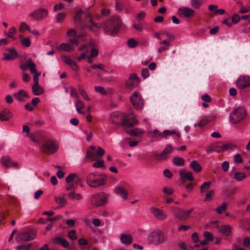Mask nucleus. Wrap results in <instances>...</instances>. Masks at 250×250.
I'll return each instance as SVG.
<instances>
[{
	"label": "nucleus",
	"mask_w": 250,
	"mask_h": 250,
	"mask_svg": "<svg viewBox=\"0 0 250 250\" xmlns=\"http://www.w3.org/2000/svg\"><path fill=\"white\" fill-rule=\"evenodd\" d=\"M122 22L118 16L109 17L104 24V31L106 34L115 36L120 31Z\"/></svg>",
	"instance_id": "obj_1"
},
{
	"label": "nucleus",
	"mask_w": 250,
	"mask_h": 250,
	"mask_svg": "<svg viewBox=\"0 0 250 250\" xmlns=\"http://www.w3.org/2000/svg\"><path fill=\"white\" fill-rule=\"evenodd\" d=\"M107 177L105 174L98 175L93 172L88 174L86 178L87 184L91 188H96L105 184Z\"/></svg>",
	"instance_id": "obj_2"
},
{
	"label": "nucleus",
	"mask_w": 250,
	"mask_h": 250,
	"mask_svg": "<svg viewBox=\"0 0 250 250\" xmlns=\"http://www.w3.org/2000/svg\"><path fill=\"white\" fill-rule=\"evenodd\" d=\"M247 115V111L244 107H238L233 110L229 115V120L233 124H238L244 120Z\"/></svg>",
	"instance_id": "obj_3"
},
{
	"label": "nucleus",
	"mask_w": 250,
	"mask_h": 250,
	"mask_svg": "<svg viewBox=\"0 0 250 250\" xmlns=\"http://www.w3.org/2000/svg\"><path fill=\"white\" fill-rule=\"evenodd\" d=\"M148 240L154 245H159L165 242L166 237L163 232L160 230H155L147 236Z\"/></svg>",
	"instance_id": "obj_4"
},
{
	"label": "nucleus",
	"mask_w": 250,
	"mask_h": 250,
	"mask_svg": "<svg viewBox=\"0 0 250 250\" xmlns=\"http://www.w3.org/2000/svg\"><path fill=\"white\" fill-rule=\"evenodd\" d=\"M90 203L96 207L105 205L107 202V196L103 192H100L92 195Z\"/></svg>",
	"instance_id": "obj_5"
},
{
	"label": "nucleus",
	"mask_w": 250,
	"mask_h": 250,
	"mask_svg": "<svg viewBox=\"0 0 250 250\" xmlns=\"http://www.w3.org/2000/svg\"><path fill=\"white\" fill-rule=\"evenodd\" d=\"M40 149L43 152L52 154L58 150V144L55 140H48L41 145Z\"/></svg>",
	"instance_id": "obj_6"
},
{
	"label": "nucleus",
	"mask_w": 250,
	"mask_h": 250,
	"mask_svg": "<svg viewBox=\"0 0 250 250\" xmlns=\"http://www.w3.org/2000/svg\"><path fill=\"white\" fill-rule=\"evenodd\" d=\"M48 11L45 8H38L29 14V17L33 20L39 21L45 19L48 16Z\"/></svg>",
	"instance_id": "obj_7"
},
{
	"label": "nucleus",
	"mask_w": 250,
	"mask_h": 250,
	"mask_svg": "<svg viewBox=\"0 0 250 250\" xmlns=\"http://www.w3.org/2000/svg\"><path fill=\"white\" fill-rule=\"evenodd\" d=\"M36 237V232L34 230H30L17 234L16 239L18 242L23 241H31Z\"/></svg>",
	"instance_id": "obj_8"
},
{
	"label": "nucleus",
	"mask_w": 250,
	"mask_h": 250,
	"mask_svg": "<svg viewBox=\"0 0 250 250\" xmlns=\"http://www.w3.org/2000/svg\"><path fill=\"white\" fill-rule=\"evenodd\" d=\"M133 106L137 109H141L144 106V100L140 95L134 92L130 98Z\"/></svg>",
	"instance_id": "obj_9"
},
{
	"label": "nucleus",
	"mask_w": 250,
	"mask_h": 250,
	"mask_svg": "<svg viewBox=\"0 0 250 250\" xmlns=\"http://www.w3.org/2000/svg\"><path fill=\"white\" fill-rule=\"evenodd\" d=\"M0 162L5 168L13 167L16 169L20 168L18 163L13 161L11 157L8 156H2L0 158Z\"/></svg>",
	"instance_id": "obj_10"
},
{
	"label": "nucleus",
	"mask_w": 250,
	"mask_h": 250,
	"mask_svg": "<svg viewBox=\"0 0 250 250\" xmlns=\"http://www.w3.org/2000/svg\"><path fill=\"white\" fill-rule=\"evenodd\" d=\"M236 85L240 89H243L250 86V77L241 76L236 81Z\"/></svg>",
	"instance_id": "obj_11"
},
{
	"label": "nucleus",
	"mask_w": 250,
	"mask_h": 250,
	"mask_svg": "<svg viewBox=\"0 0 250 250\" xmlns=\"http://www.w3.org/2000/svg\"><path fill=\"white\" fill-rule=\"evenodd\" d=\"M172 151L173 148L172 146L170 145H167L161 153L154 154V157L156 160L159 161L165 160Z\"/></svg>",
	"instance_id": "obj_12"
},
{
	"label": "nucleus",
	"mask_w": 250,
	"mask_h": 250,
	"mask_svg": "<svg viewBox=\"0 0 250 250\" xmlns=\"http://www.w3.org/2000/svg\"><path fill=\"white\" fill-rule=\"evenodd\" d=\"M150 210L154 216L158 220L163 221L167 218V213L160 208L152 207L150 208Z\"/></svg>",
	"instance_id": "obj_13"
},
{
	"label": "nucleus",
	"mask_w": 250,
	"mask_h": 250,
	"mask_svg": "<svg viewBox=\"0 0 250 250\" xmlns=\"http://www.w3.org/2000/svg\"><path fill=\"white\" fill-rule=\"evenodd\" d=\"M178 14L183 18H192L194 16L195 11L189 7H183L178 9Z\"/></svg>",
	"instance_id": "obj_14"
},
{
	"label": "nucleus",
	"mask_w": 250,
	"mask_h": 250,
	"mask_svg": "<svg viewBox=\"0 0 250 250\" xmlns=\"http://www.w3.org/2000/svg\"><path fill=\"white\" fill-rule=\"evenodd\" d=\"M20 68L22 70H26L29 69L30 72L32 74L38 72L36 68V65L31 59H28L24 63L20 65Z\"/></svg>",
	"instance_id": "obj_15"
},
{
	"label": "nucleus",
	"mask_w": 250,
	"mask_h": 250,
	"mask_svg": "<svg viewBox=\"0 0 250 250\" xmlns=\"http://www.w3.org/2000/svg\"><path fill=\"white\" fill-rule=\"evenodd\" d=\"M139 83L137 75L135 73L131 74L129 79L126 82L125 86L127 88L132 89L136 87Z\"/></svg>",
	"instance_id": "obj_16"
},
{
	"label": "nucleus",
	"mask_w": 250,
	"mask_h": 250,
	"mask_svg": "<svg viewBox=\"0 0 250 250\" xmlns=\"http://www.w3.org/2000/svg\"><path fill=\"white\" fill-rule=\"evenodd\" d=\"M61 58L62 61L67 65L71 67V68L75 71H77L79 69V67L78 64L69 56L62 55L61 56Z\"/></svg>",
	"instance_id": "obj_17"
},
{
	"label": "nucleus",
	"mask_w": 250,
	"mask_h": 250,
	"mask_svg": "<svg viewBox=\"0 0 250 250\" xmlns=\"http://www.w3.org/2000/svg\"><path fill=\"white\" fill-rule=\"evenodd\" d=\"M8 53H4L2 57V60L4 61H11L14 60L18 56L17 51L14 48H9L8 49Z\"/></svg>",
	"instance_id": "obj_18"
},
{
	"label": "nucleus",
	"mask_w": 250,
	"mask_h": 250,
	"mask_svg": "<svg viewBox=\"0 0 250 250\" xmlns=\"http://www.w3.org/2000/svg\"><path fill=\"white\" fill-rule=\"evenodd\" d=\"M122 125L126 127H133L138 123V121L135 119V117L131 118L124 117L122 118Z\"/></svg>",
	"instance_id": "obj_19"
},
{
	"label": "nucleus",
	"mask_w": 250,
	"mask_h": 250,
	"mask_svg": "<svg viewBox=\"0 0 250 250\" xmlns=\"http://www.w3.org/2000/svg\"><path fill=\"white\" fill-rule=\"evenodd\" d=\"M114 192L123 199L125 200L127 199L128 192L123 186H119L115 187Z\"/></svg>",
	"instance_id": "obj_20"
},
{
	"label": "nucleus",
	"mask_w": 250,
	"mask_h": 250,
	"mask_svg": "<svg viewBox=\"0 0 250 250\" xmlns=\"http://www.w3.org/2000/svg\"><path fill=\"white\" fill-rule=\"evenodd\" d=\"M86 18H89V30L93 32H97V29H100L101 28V25L98 23L94 22L93 21L91 15L90 13H87L85 16Z\"/></svg>",
	"instance_id": "obj_21"
},
{
	"label": "nucleus",
	"mask_w": 250,
	"mask_h": 250,
	"mask_svg": "<svg viewBox=\"0 0 250 250\" xmlns=\"http://www.w3.org/2000/svg\"><path fill=\"white\" fill-rule=\"evenodd\" d=\"M148 136L152 141H156L163 138L162 132H161L157 129L150 131L148 133Z\"/></svg>",
	"instance_id": "obj_22"
},
{
	"label": "nucleus",
	"mask_w": 250,
	"mask_h": 250,
	"mask_svg": "<svg viewBox=\"0 0 250 250\" xmlns=\"http://www.w3.org/2000/svg\"><path fill=\"white\" fill-rule=\"evenodd\" d=\"M120 240L122 244L125 246H128L132 243L133 238L130 234L122 233L120 236Z\"/></svg>",
	"instance_id": "obj_23"
},
{
	"label": "nucleus",
	"mask_w": 250,
	"mask_h": 250,
	"mask_svg": "<svg viewBox=\"0 0 250 250\" xmlns=\"http://www.w3.org/2000/svg\"><path fill=\"white\" fill-rule=\"evenodd\" d=\"M84 13V11L82 10H78L75 14L74 17V20L75 22L77 23L82 29L85 27V26L83 24L82 21L81 15Z\"/></svg>",
	"instance_id": "obj_24"
},
{
	"label": "nucleus",
	"mask_w": 250,
	"mask_h": 250,
	"mask_svg": "<svg viewBox=\"0 0 250 250\" xmlns=\"http://www.w3.org/2000/svg\"><path fill=\"white\" fill-rule=\"evenodd\" d=\"M159 44V46L157 49V51L159 53H161L164 51L168 50L170 45V42L167 40L161 41Z\"/></svg>",
	"instance_id": "obj_25"
},
{
	"label": "nucleus",
	"mask_w": 250,
	"mask_h": 250,
	"mask_svg": "<svg viewBox=\"0 0 250 250\" xmlns=\"http://www.w3.org/2000/svg\"><path fill=\"white\" fill-rule=\"evenodd\" d=\"M52 242L54 244H60L64 248H67L69 245L67 240L61 237L53 238L52 239Z\"/></svg>",
	"instance_id": "obj_26"
},
{
	"label": "nucleus",
	"mask_w": 250,
	"mask_h": 250,
	"mask_svg": "<svg viewBox=\"0 0 250 250\" xmlns=\"http://www.w3.org/2000/svg\"><path fill=\"white\" fill-rule=\"evenodd\" d=\"M12 117V114L11 112V111L5 108L3 109L2 111H1L0 113V120L1 121H7L10 118H11Z\"/></svg>",
	"instance_id": "obj_27"
},
{
	"label": "nucleus",
	"mask_w": 250,
	"mask_h": 250,
	"mask_svg": "<svg viewBox=\"0 0 250 250\" xmlns=\"http://www.w3.org/2000/svg\"><path fill=\"white\" fill-rule=\"evenodd\" d=\"M125 131L127 134L133 136H139L145 133L144 130L139 128H135L130 130H125Z\"/></svg>",
	"instance_id": "obj_28"
},
{
	"label": "nucleus",
	"mask_w": 250,
	"mask_h": 250,
	"mask_svg": "<svg viewBox=\"0 0 250 250\" xmlns=\"http://www.w3.org/2000/svg\"><path fill=\"white\" fill-rule=\"evenodd\" d=\"M206 151L208 153H211L214 151L220 152L222 151V149L220 147V146L217 143H214L209 145L207 148Z\"/></svg>",
	"instance_id": "obj_29"
},
{
	"label": "nucleus",
	"mask_w": 250,
	"mask_h": 250,
	"mask_svg": "<svg viewBox=\"0 0 250 250\" xmlns=\"http://www.w3.org/2000/svg\"><path fill=\"white\" fill-rule=\"evenodd\" d=\"M88 47V45H83L81 46L79 50H82L83 51V52L79 57H78V60L79 61H81L83 59H84L86 58V54L88 53V52L89 51V49L87 48Z\"/></svg>",
	"instance_id": "obj_30"
},
{
	"label": "nucleus",
	"mask_w": 250,
	"mask_h": 250,
	"mask_svg": "<svg viewBox=\"0 0 250 250\" xmlns=\"http://www.w3.org/2000/svg\"><path fill=\"white\" fill-rule=\"evenodd\" d=\"M32 92L34 95L37 96L40 95L43 93L44 89L40 86L39 84H33L32 86Z\"/></svg>",
	"instance_id": "obj_31"
},
{
	"label": "nucleus",
	"mask_w": 250,
	"mask_h": 250,
	"mask_svg": "<svg viewBox=\"0 0 250 250\" xmlns=\"http://www.w3.org/2000/svg\"><path fill=\"white\" fill-rule=\"evenodd\" d=\"M81 180H77L75 182L66 183V189L67 190H74L77 188L78 184L80 183Z\"/></svg>",
	"instance_id": "obj_32"
},
{
	"label": "nucleus",
	"mask_w": 250,
	"mask_h": 250,
	"mask_svg": "<svg viewBox=\"0 0 250 250\" xmlns=\"http://www.w3.org/2000/svg\"><path fill=\"white\" fill-rule=\"evenodd\" d=\"M190 167L195 172H199L202 170V167L197 161H192L190 164Z\"/></svg>",
	"instance_id": "obj_33"
},
{
	"label": "nucleus",
	"mask_w": 250,
	"mask_h": 250,
	"mask_svg": "<svg viewBox=\"0 0 250 250\" xmlns=\"http://www.w3.org/2000/svg\"><path fill=\"white\" fill-rule=\"evenodd\" d=\"M176 135L178 138H179L180 137V134L179 132H177L176 130H165L162 132L163 138H167L168 136H171L173 135Z\"/></svg>",
	"instance_id": "obj_34"
},
{
	"label": "nucleus",
	"mask_w": 250,
	"mask_h": 250,
	"mask_svg": "<svg viewBox=\"0 0 250 250\" xmlns=\"http://www.w3.org/2000/svg\"><path fill=\"white\" fill-rule=\"evenodd\" d=\"M231 228L229 225H224L220 229V232L224 235L228 236L231 233Z\"/></svg>",
	"instance_id": "obj_35"
},
{
	"label": "nucleus",
	"mask_w": 250,
	"mask_h": 250,
	"mask_svg": "<svg viewBox=\"0 0 250 250\" xmlns=\"http://www.w3.org/2000/svg\"><path fill=\"white\" fill-rule=\"evenodd\" d=\"M14 96L19 101H22L23 100L24 97H27V94L25 91L23 90H19L17 94H15Z\"/></svg>",
	"instance_id": "obj_36"
},
{
	"label": "nucleus",
	"mask_w": 250,
	"mask_h": 250,
	"mask_svg": "<svg viewBox=\"0 0 250 250\" xmlns=\"http://www.w3.org/2000/svg\"><path fill=\"white\" fill-rule=\"evenodd\" d=\"M77 180H81V179L75 173H71L65 178L66 183L75 182Z\"/></svg>",
	"instance_id": "obj_37"
},
{
	"label": "nucleus",
	"mask_w": 250,
	"mask_h": 250,
	"mask_svg": "<svg viewBox=\"0 0 250 250\" xmlns=\"http://www.w3.org/2000/svg\"><path fill=\"white\" fill-rule=\"evenodd\" d=\"M55 201L57 204L60 205V207H63L66 202V200L63 196L55 197Z\"/></svg>",
	"instance_id": "obj_38"
},
{
	"label": "nucleus",
	"mask_w": 250,
	"mask_h": 250,
	"mask_svg": "<svg viewBox=\"0 0 250 250\" xmlns=\"http://www.w3.org/2000/svg\"><path fill=\"white\" fill-rule=\"evenodd\" d=\"M246 177V175L243 172H236L234 174V179L239 182L245 179Z\"/></svg>",
	"instance_id": "obj_39"
},
{
	"label": "nucleus",
	"mask_w": 250,
	"mask_h": 250,
	"mask_svg": "<svg viewBox=\"0 0 250 250\" xmlns=\"http://www.w3.org/2000/svg\"><path fill=\"white\" fill-rule=\"evenodd\" d=\"M78 90L80 94V95L83 97V98L86 101H90V98L89 97L88 95L87 94L86 91L84 90V89L80 85L78 86Z\"/></svg>",
	"instance_id": "obj_40"
},
{
	"label": "nucleus",
	"mask_w": 250,
	"mask_h": 250,
	"mask_svg": "<svg viewBox=\"0 0 250 250\" xmlns=\"http://www.w3.org/2000/svg\"><path fill=\"white\" fill-rule=\"evenodd\" d=\"M193 208H191L187 210H183L181 220H185L188 219L189 217L190 213L193 211Z\"/></svg>",
	"instance_id": "obj_41"
},
{
	"label": "nucleus",
	"mask_w": 250,
	"mask_h": 250,
	"mask_svg": "<svg viewBox=\"0 0 250 250\" xmlns=\"http://www.w3.org/2000/svg\"><path fill=\"white\" fill-rule=\"evenodd\" d=\"M202 4V0H191L190 5L195 9H199Z\"/></svg>",
	"instance_id": "obj_42"
},
{
	"label": "nucleus",
	"mask_w": 250,
	"mask_h": 250,
	"mask_svg": "<svg viewBox=\"0 0 250 250\" xmlns=\"http://www.w3.org/2000/svg\"><path fill=\"white\" fill-rule=\"evenodd\" d=\"M68 197L71 199H76L77 200H81L83 196L80 193H75L74 192H71L68 194Z\"/></svg>",
	"instance_id": "obj_43"
},
{
	"label": "nucleus",
	"mask_w": 250,
	"mask_h": 250,
	"mask_svg": "<svg viewBox=\"0 0 250 250\" xmlns=\"http://www.w3.org/2000/svg\"><path fill=\"white\" fill-rule=\"evenodd\" d=\"M172 162L176 166H183L185 163L184 159L178 157H174L172 160Z\"/></svg>",
	"instance_id": "obj_44"
},
{
	"label": "nucleus",
	"mask_w": 250,
	"mask_h": 250,
	"mask_svg": "<svg viewBox=\"0 0 250 250\" xmlns=\"http://www.w3.org/2000/svg\"><path fill=\"white\" fill-rule=\"evenodd\" d=\"M211 184V182H204L200 187L201 188V192L203 193L207 191L210 188V186Z\"/></svg>",
	"instance_id": "obj_45"
},
{
	"label": "nucleus",
	"mask_w": 250,
	"mask_h": 250,
	"mask_svg": "<svg viewBox=\"0 0 250 250\" xmlns=\"http://www.w3.org/2000/svg\"><path fill=\"white\" fill-rule=\"evenodd\" d=\"M77 111L79 114H83L84 112L81 110L84 107V104L81 101H78L76 104Z\"/></svg>",
	"instance_id": "obj_46"
},
{
	"label": "nucleus",
	"mask_w": 250,
	"mask_h": 250,
	"mask_svg": "<svg viewBox=\"0 0 250 250\" xmlns=\"http://www.w3.org/2000/svg\"><path fill=\"white\" fill-rule=\"evenodd\" d=\"M88 159H89L91 161H93L97 158L94 152L90 150H87L86 155L84 158V160L86 161V160Z\"/></svg>",
	"instance_id": "obj_47"
},
{
	"label": "nucleus",
	"mask_w": 250,
	"mask_h": 250,
	"mask_svg": "<svg viewBox=\"0 0 250 250\" xmlns=\"http://www.w3.org/2000/svg\"><path fill=\"white\" fill-rule=\"evenodd\" d=\"M32 245V243L20 245L16 247V250H30Z\"/></svg>",
	"instance_id": "obj_48"
},
{
	"label": "nucleus",
	"mask_w": 250,
	"mask_h": 250,
	"mask_svg": "<svg viewBox=\"0 0 250 250\" xmlns=\"http://www.w3.org/2000/svg\"><path fill=\"white\" fill-rule=\"evenodd\" d=\"M183 210L178 208H174L173 209V213L177 218L181 220Z\"/></svg>",
	"instance_id": "obj_49"
},
{
	"label": "nucleus",
	"mask_w": 250,
	"mask_h": 250,
	"mask_svg": "<svg viewBox=\"0 0 250 250\" xmlns=\"http://www.w3.org/2000/svg\"><path fill=\"white\" fill-rule=\"evenodd\" d=\"M227 208V205L226 203L224 202L218 208L215 209V211L218 214H221L224 211L226 210Z\"/></svg>",
	"instance_id": "obj_50"
},
{
	"label": "nucleus",
	"mask_w": 250,
	"mask_h": 250,
	"mask_svg": "<svg viewBox=\"0 0 250 250\" xmlns=\"http://www.w3.org/2000/svg\"><path fill=\"white\" fill-rule=\"evenodd\" d=\"M95 90L96 92L99 93L103 95H107V92L103 86H95L94 87Z\"/></svg>",
	"instance_id": "obj_51"
},
{
	"label": "nucleus",
	"mask_w": 250,
	"mask_h": 250,
	"mask_svg": "<svg viewBox=\"0 0 250 250\" xmlns=\"http://www.w3.org/2000/svg\"><path fill=\"white\" fill-rule=\"evenodd\" d=\"M90 68H91L92 69H99L105 73L107 72V71L105 70L104 68V65L101 63H100L99 64H93L90 66Z\"/></svg>",
	"instance_id": "obj_52"
},
{
	"label": "nucleus",
	"mask_w": 250,
	"mask_h": 250,
	"mask_svg": "<svg viewBox=\"0 0 250 250\" xmlns=\"http://www.w3.org/2000/svg\"><path fill=\"white\" fill-rule=\"evenodd\" d=\"M105 151L101 147H99L97 151L95 153V155L97 159H101L103 155L104 154Z\"/></svg>",
	"instance_id": "obj_53"
},
{
	"label": "nucleus",
	"mask_w": 250,
	"mask_h": 250,
	"mask_svg": "<svg viewBox=\"0 0 250 250\" xmlns=\"http://www.w3.org/2000/svg\"><path fill=\"white\" fill-rule=\"evenodd\" d=\"M214 192L213 190H211L206 194V196L204 199V202L210 201L212 200V196L214 194Z\"/></svg>",
	"instance_id": "obj_54"
},
{
	"label": "nucleus",
	"mask_w": 250,
	"mask_h": 250,
	"mask_svg": "<svg viewBox=\"0 0 250 250\" xmlns=\"http://www.w3.org/2000/svg\"><path fill=\"white\" fill-rule=\"evenodd\" d=\"M205 238L208 242L213 241L214 240V237L211 233L206 231L204 233Z\"/></svg>",
	"instance_id": "obj_55"
},
{
	"label": "nucleus",
	"mask_w": 250,
	"mask_h": 250,
	"mask_svg": "<svg viewBox=\"0 0 250 250\" xmlns=\"http://www.w3.org/2000/svg\"><path fill=\"white\" fill-rule=\"evenodd\" d=\"M60 48L65 51H70L71 50V47L68 44L62 43L60 45Z\"/></svg>",
	"instance_id": "obj_56"
},
{
	"label": "nucleus",
	"mask_w": 250,
	"mask_h": 250,
	"mask_svg": "<svg viewBox=\"0 0 250 250\" xmlns=\"http://www.w3.org/2000/svg\"><path fill=\"white\" fill-rule=\"evenodd\" d=\"M17 33V30L15 27H13L10 29L9 32L6 33L7 37L10 38L14 39L13 35Z\"/></svg>",
	"instance_id": "obj_57"
},
{
	"label": "nucleus",
	"mask_w": 250,
	"mask_h": 250,
	"mask_svg": "<svg viewBox=\"0 0 250 250\" xmlns=\"http://www.w3.org/2000/svg\"><path fill=\"white\" fill-rule=\"evenodd\" d=\"M21 43L22 46L26 47H28L31 45V41L27 38H25L24 39L21 40Z\"/></svg>",
	"instance_id": "obj_58"
},
{
	"label": "nucleus",
	"mask_w": 250,
	"mask_h": 250,
	"mask_svg": "<svg viewBox=\"0 0 250 250\" xmlns=\"http://www.w3.org/2000/svg\"><path fill=\"white\" fill-rule=\"evenodd\" d=\"M208 122V118L207 117H204L200 121V122L198 123L197 125L196 124H195L194 126H196L197 125H198L200 127H202L206 124H207Z\"/></svg>",
	"instance_id": "obj_59"
},
{
	"label": "nucleus",
	"mask_w": 250,
	"mask_h": 250,
	"mask_svg": "<svg viewBox=\"0 0 250 250\" xmlns=\"http://www.w3.org/2000/svg\"><path fill=\"white\" fill-rule=\"evenodd\" d=\"M163 191L165 194L170 195L174 192V190L171 188L165 187L163 189Z\"/></svg>",
	"instance_id": "obj_60"
},
{
	"label": "nucleus",
	"mask_w": 250,
	"mask_h": 250,
	"mask_svg": "<svg viewBox=\"0 0 250 250\" xmlns=\"http://www.w3.org/2000/svg\"><path fill=\"white\" fill-rule=\"evenodd\" d=\"M137 44V42L134 39H129L127 41V45L131 48L135 47Z\"/></svg>",
	"instance_id": "obj_61"
},
{
	"label": "nucleus",
	"mask_w": 250,
	"mask_h": 250,
	"mask_svg": "<svg viewBox=\"0 0 250 250\" xmlns=\"http://www.w3.org/2000/svg\"><path fill=\"white\" fill-rule=\"evenodd\" d=\"M68 236L72 240H75L77 239L75 230H71L69 231L68 233Z\"/></svg>",
	"instance_id": "obj_62"
},
{
	"label": "nucleus",
	"mask_w": 250,
	"mask_h": 250,
	"mask_svg": "<svg viewBox=\"0 0 250 250\" xmlns=\"http://www.w3.org/2000/svg\"><path fill=\"white\" fill-rule=\"evenodd\" d=\"M20 30H27L29 32H31V29L29 25H28L25 22H22L20 25Z\"/></svg>",
	"instance_id": "obj_63"
},
{
	"label": "nucleus",
	"mask_w": 250,
	"mask_h": 250,
	"mask_svg": "<svg viewBox=\"0 0 250 250\" xmlns=\"http://www.w3.org/2000/svg\"><path fill=\"white\" fill-rule=\"evenodd\" d=\"M104 166V161L98 160L93 164V167H103Z\"/></svg>",
	"instance_id": "obj_64"
}]
</instances>
